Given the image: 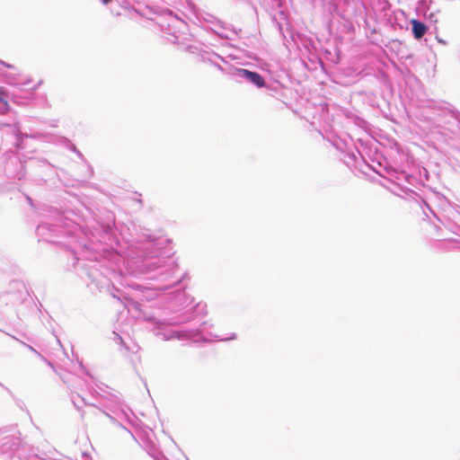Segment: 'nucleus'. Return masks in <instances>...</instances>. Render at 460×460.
Returning <instances> with one entry per match:
<instances>
[{"mask_svg":"<svg viewBox=\"0 0 460 460\" xmlns=\"http://www.w3.org/2000/svg\"><path fill=\"white\" fill-rule=\"evenodd\" d=\"M411 23L412 25V33L414 38L417 40L421 39L428 31L426 24L415 19L411 20Z\"/></svg>","mask_w":460,"mask_h":460,"instance_id":"nucleus-2","label":"nucleus"},{"mask_svg":"<svg viewBox=\"0 0 460 460\" xmlns=\"http://www.w3.org/2000/svg\"><path fill=\"white\" fill-rule=\"evenodd\" d=\"M6 96V93L3 88H0V102L6 104V101L4 100V97Z\"/></svg>","mask_w":460,"mask_h":460,"instance_id":"nucleus-3","label":"nucleus"},{"mask_svg":"<svg viewBox=\"0 0 460 460\" xmlns=\"http://www.w3.org/2000/svg\"><path fill=\"white\" fill-rule=\"evenodd\" d=\"M238 74L258 87H262L265 84L263 77L256 72H252L247 69H239Z\"/></svg>","mask_w":460,"mask_h":460,"instance_id":"nucleus-1","label":"nucleus"},{"mask_svg":"<svg viewBox=\"0 0 460 460\" xmlns=\"http://www.w3.org/2000/svg\"><path fill=\"white\" fill-rule=\"evenodd\" d=\"M111 1H112V0H102V3H103L104 4H109L110 2H111Z\"/></svg>","mask_w":460,"mask_h":460,"instance_id":"nucleus-4","label":"nucleus"}]
</instances>
